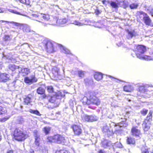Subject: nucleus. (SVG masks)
<instances>
[{"instance_id": "4", "label": "nucleus", "mask_w": 153, "mask_h": 153, "mask_svg": "<svg viewBox=\"0 0 153 153\" xmlns=\"http://www.w3.org/2000/svg\"><path fill=\"white\" fill-rule=\"evenodd\" d=\"M138 14L140 19H142L143 22L146 25H151L152 20L146 13L143 11H140Z\"/></svg>"}, {"instance_id": "24", "label": "nucleus", "mask_w": 153, "mask_h": 153, "mask_svg": "<svg viewBox=\"0 0 153 153\" xmlns=\"http://www.w3.org/2000/svg\"><path fill=\"white\" fill-rule=\"evenodd\" d=\"M147 86L146 85H143L139 86L138 90L139 91L142 93L145 92L146 90V88Z\"/></svg>"}, {"instance_id": "5", "label": "nucleus", "mask_w": 153, "mask_h": 153, "mask_svg": "<svg viewBox=\"0 0 153 153\" xmlns=\"http://www.w3.org/2000/svg\"><path fill=\"white\" fill-rule=\"evenodd\" d=\"M83 120L87 122H91L98 120V117L95 115H88L86 114H83L82 116Z\"/></svg>"}, {"instance_id": "45", "label": "nucleus", "mask_w": 153, "mask_h": 153, "mask_svg": "<svg viewBox=\"0 0 153 153\" xmlns=\"http://www.w3.org/2000/svg\"><path fill=\"white\" fill-rule=\"evenodd\" d=\"M84 81L86 85H89L92 82L91 79H90L88 78H85L84 79Z\"/></svg>"}, {"instance_id": "32", "label": "nucleus", "mask_w": 153, "mask_h": 153, "mask_svg": "<svg viewBox=\"0 0 153 153\" xmlns=\"http://www.w3.org/2000/svg\"><path fill=\"white\" fill-rule=\"evenodd\" d=\"M127 142L128 144H134L135 143L134 140L131 137H127Z\"/></svg>"}, {"instance_id": "18", "label": "nucleus", "mask_w": 153, "mask_h": 153, "mask_svg": "<svg viewBox=\"0 0 153 153\" xmlns=\"http://www.w3.org/2000/svg\"><path fill=\"white\" fill-rule=\"evenodd\" d=\"M152 112L151 111H149L145 119L143 122H149L151 123L152 119Z\"/></svg>"}, {"instance_id": "43", "label": "nucleus", "mask_w": 153, "mask_h": 153, "mask_svg": "<svg viewBox=\"0 0 153 153\" xmlns=\"http://www.w3.org/2000/svg\"><path fill=\"white\" fill-rule=\"evenodd\" d=\"M30 112L32 113L36 114L37 115L40 116V115L39 112L37 110H30Z\"/></svg>"}, {"instance_id": "29", "label": "nucleus", "mask_w": 153, "mask_h": 153, "mask_svg": "<svg viewBox=\"0 0 153 153\" xmlns=\"http://www.w3.org/2000/svg\"><path fill=\"white\" fill-rule=\"evenodd\" d=\"M57 99H59L63 97L62 93L60 91H58L56 93H53Z\"/></svg>"}, {"instance_id": "41", "label": "nucleus", "mask_w": 153, "mask_h": 153, "mask_svg": "<svg viewBox=\"0 0 153 153\" xmlns=\"http://www.w3.org/2000/svg\"><path fill=\"white\" fill-rule=\"evenodd\" d=\"M11 39L10 36L8 35H5L3 37V39L4 41H10Z\"/></svg>"}, {"instance_id": "14", "label": "nucleus", "mask_w": 153, "mask_h": 153, "mask_svg": "<svg viewBox=\"0 0 153 153\" xmlns=\"http://www.w3.org/2000/svg\"><path fill=\"white\" fill-rule=\"evenodd\" d=\"M131 132L133 135L136 137H139L140 135V131L136 127H133L132 128Z\"/></svg>"}, {"instance_id": "20", "label": "nucleus", "mask_w": 153, "mask_h": 153, "mask_svg": "<svg viewBox=\"0 0 153 153\" xmlns=\"http://www.w3.org/2000/svg\"><path fill=\"white\" fill-rule=\"evenodd\" d=\"M21 27L24 32H28L30 31V27L27 25L22 24L21 26Z\"/></svg>"}, {"instance_id": "39", "label": "nucleus", "mask_w": 153, "mask_h": 153, "mask_svg": "<svg viewBox=\"0 0 153 153\" xmlns=\"http://www.w3.org/2000/svg\"><path fill=\"white\" fill-rule=\"evenodd\" d=\"M2 57L3 59H8L11 60L12 59V57L10 55H6V54L4 53H3L2 54Z\"/></svg>"}, {"instance_id": "47", "label": "nucleus", "mask_w": 153, "mask_h": 153, "mask_svg": "<svg viewBox=\"0 0 153 153\" xmlns=\"http://www.w3.org/2000/svg\"><path fill=\"white\" fill-rule=\"evenodd\" d=\"M48 91L50 93L53 92V88L51 86H48L47 88Z\"/></svg>"}, {"instance_id": "21", "label": "nucleus", "mask_w": 153, "mask_h": 153, "mask_svg": "<svg viewBox=\"0 0 153 153\" xmlns=\"http://www.w3.org/2000/svg\"><path fill=\"white\" fill-rule=\"evenodd\" d=\"M133 86L128 85L124 86L123 89L124 91L126 92H130L134 90Z\"/></svg>"}, {"instance_id": "25", "label": "nucleus", "mask_w": 153, "mask_h": 153, "mask_svg": "<svg viewBox=\"0 0 153 153\" xmlns=\"http://www.w3.org/2000/svg\"><path fill=\"white\" fill-rule=\"evenodd\" d=\"M82 102L84 105L90 104V99L88 100L86 97H84L82 100Z\"/></svg>"}, {"instance_id": "55", "label": "nucleus", "mask_w": 153, "mask_h": 153, "mask_svg": "<svg viewBox=\"0 0 153 153\" xmlns=\"http://www.w3.org/2000/svg\"><path fill=\"white\" fill-rule=\"evenodd\" d=\"M95 13L97 15H98L101 13V12L98 9H96L95 11Z\"/></svg>"}, {"instance_id": "10", "label": "nucleus", "mask_w": 153, "mask_h": 153, "mask_svg": "<svg viewBox=\"0 0 153 153\" xmlns=\"http://www.w3.org/2000/svg\"><path fill=\"white\" fill-rule=\"evenodd\" d=\"M100 100L97 97L93 96L90 98V104L97 106L100 105Z\"/></svg>"}, {"instance_id": "50", "label": "nucleus", "mask_w": 153, "mask_h": 153, "mask_svg": "<svg viewBox=\"0 0 153 153\" xmlns=\"http://www.w3.org/2000/svg\"><path fill=\"white\" fill-rule=\"evenodd\" d=\"M115 146L117 147L122 148L123 147L122 144L120 143L117 142L115 143Z\"/></svg>"}, {"instance_id": "44", "label": "nucleus", "mask_w": 153, "mask_h": 153, "mask_svg": "<svg viewBox=\"0 0 153 153\" xmlns=\"http://www.w3.org/2000/svg\"><path fill=\"white\" fill-rule=\"evenodd\" d=\"M35 144L37 146H38L39 144V141L40 140V138L39 137H35Z\"/></svg>"}, {"instance_id": "48", "label": "nucleus", "mask_w": 153, "mask_h": 153, "mask_svg": "<svg viewBox=\"0 0 153 153\" xmlns=\"http://www.w3.org/2000/svg\"><path fill=\"white\" fill-rule=\"evenodd\" d=\"M69 104L70 107L72 108L74 106V104H76V102L74 100H71L69 101Z\"/></svg>"}, {"instance_id": "12", "label": "nucleus", "mask_w": 153, "mask_h": 153, "mask_svg": "<svg viewBox=\"0 0 153 153\" xmlns=\"http://www.w3.org/2000/svg\"><path fill=\"white\" fill-rule=\"evenodd\" d=\"M18 71L19 73H21L23 76H26L30 73V69L27 68H22L19 67Z\"/></svg>"}, {"instance_id": "52", "label": "nucleus", "mask_w": 153, "mask_h": 153, "mask_svg": "<svg viewBox=\"0 0 153 153\" xmlns=\"http://www.w3.org/2000/svg\"><path fill=\"white\" fill-rule=\"evenodd\" d=\"M10 117V116L6 117L1 119L0 120L1 122H4L7 120Z\"/></svg>"}, {"instance_id": "42", "label": "nucleus", "mask_w": 153, "mask_h": 153, "mask_svg": "<svg viewBox=\"0 0 153 153\" xmlns=\"http://www.w3.org/2000/svg\"><path fill=\"white\" fill-rule=\"evenodd\" d=\"M138 6V4H137L132 3L129 5V7L131 9H136Z\"/></svg>"}, {"instance_id": "40", "label": "nucleus", "mask_w": 153, "mask_h": 153, "mask_svg": "<svg viewBox=\"0 0 153 153\" xmlns=\"http://www.w3.org/2000/svg\"><path fill=\"white\" fill-rule=\"evenodd\" d=\"M6 112L5 108L0 106V114H4Z\"/></svg>"}, {"instance_id": "36", "label": "nucleus", "mask_w": 153, "mask_h": 153, "mask_svg": "<svg viewBox=\"0 0 153 153\" xmlns=\"http://www.w3.org/2000/svg\"><path fill=\"white\" fill-rule=\"evenodd\" d=\"M115 133H121L122 131L121 127L119 126H116L115 127Z\"/></svg>"}, {"instance_id": "9", "label": "nucleus", "mask_w": 153, "mask_h": 153, "mask_svg": "<svg viewBox=\"0 0 153 153\" xmlns=\"http://www.w3.org/2000/svg\"><path fill=\"white\" fill-rule=\"evenodd\" d=\"M55 143H64L65 141V137L62 136L57 134L54 135Z\"/></svg>"}, {"instance_id": "53", "label": "nucleus", "mask_w": 153, "mask_h": 153, "mask_svg": "<svg viewBox=\"0 0 153 153\" xmlns=\"http://www.w3.org/2000/svg\"><path fill=\"white\" fill-rule=\"evenodd\" d=\"M38 132L37 130H35L33 131L34 136L35 137H39V136L38 134Z\"/></svg>"}, {"instance_id": "7", "label": "nucleus", "mask_w": 153, "mask_h": 153, "mask_svg": "<svg viewBox=\"0 0 153 153\" xmlns=\"http://www.w3.org/2000/svg\"><path fill=\"white\" fill-rule=\"evenodd\" d=\"M126 31V38L128 39H130L133 37H135L136 36H138L137 32L134 30H129L127 29Z\"/></svg>"}, {"instance_id": "1", "label": "nucleus", "mask_w": 153, "mask_h": 153, "mask_svg": "<svg viewBox=\"0 0 153 153\" xmlns=\"http://www.w3.org/2000/svg\"><path fill=\"white\" fill-rule=\"evenodd\" d=\"M42 45L47 52L51 53L55 51V46L56 44L47 39H44L42 42Z\"/></svg>"}, {"instance_id": "62", "label": "nucleus", "mask_w": 153, "mask_h": 153, "mask_svg": "<svg viewBox=\"0 0 153 153\" xmlns=\"http://www.w3.org/2000/svg\"><path fill=\"white\" fill-rule=\"evenodd\" d=\"M4 10L3 9L0 7V13H3L4 12Z\"/></svg>"}, {"instance_id": "33", "label": "nucleus", "mask_w": 153, "mask_h": 153, "mask_svg": "<svg viewBox=\"0 0 153 153\" xmlns=\"http://www.w3.org/2000/svg\"><path fill=\"white\" fill-rule=\"evenodd\" d=\"M71 23L78 26H82L84 25L83 23L80 22L77 20L72 21L71 22Z\"/></svg>"}, {"instance_id": "30", "label": "nucleus", "mask_w": 153, "mask_h": 153, "mask_svg": "<svg viewBox=\"0 0 153 153\" xmlns=\"http://www.w3.org/2000/svg\"><path fill=\"white\" fill-rule=\"evenodd\" d=\"M140 59H142L147 61L153 60V58L151 56H149L144 55H143L142 56V57Z\"/></svg>"}, {"instance_id": "6", "label": "nucleus", "mask_w": 153, "mask_h": 153, "mask_svg": "<svg viewBox=\"0 0 153 153\" xmlns=\"http://www.w3.org/2000/svg\"><path fill=\"white\" fill-rule=\"evenodd\" d=\"M38 79L35 77V74L31 75L29 77H26L25 78L24 81L25 83L31 84L34 82H36Z\"/></svg>"}, {"instance_id": "13", "label": "nucleus", "mask_w": 153, "mask_h": 153, "mask_svg": "<svg viewBox=\"0 0 153 153\" xmlns=\"http://www.w3.org/2000/svg\"><path fill=\"white\" fill-rule=\"evenodd\" d=\"M9 76L6 73L0 74V81L6 82L9 79Z\"/></svg>"}, {"instance_id": "54", "label": "nucleus", "mask_w": 153, "mask_h": 153, "mask_svg": "<svg viewBox=\"0 0 153 153\" xmlns=\"http://www.w3.org/2000/svg\"><path fill=\"white\" fill-rule=\"evenodd\" d=\"M9 11L10 12H11V13H16V14H19V13L17 12L15 10H13L10 9L9 10Z\"/></svg>"}, {"instance_id": "61", "label": "nucleus", "mask_w": 153, "mask_h": 153, "mask_svg": "<svg viewBox=\"0 0 153 153\" xmlns=\"http://www.w3.org/2000/svg\"><path fill=\"white\" fill-rule=\"evenodd\" d=\"M48 96H47L46 95H45V94H44L42 96V97L43 98H47V97H48Z\"/></svg>"}, {"instance_id": "56", "label": "nucleus", "mask_w": 153, "mask_h": 153, "mask_svg": "<svg viewBox=\"0 0 153 153\" xmlns=\"http://www.w3.org/2000/svg\"><path fill=\"white\" fill-rule=\"evenodd\" d=\"M6 153H14V151L12 149L8 150Z\"/></svg>"}, {"instance_id": "26", "label": "nucleus", "mask_w": 153, "mask_h": 153, "mask_svg": "<svg viewBox=\"0 0 153 153\" xmlns=\"http://www.w3.org/2000/svg\"><path fill=\"white\" fill-rule=\"evenodd\" d=\"M53 96H49L47 97V99L49 100V101L52 103H54L56 101V98L54 94H53Z\"/></svg>"}, {"instance_id": "19", "label": "nucleus", "mask_w": 153, "mask_h": 153, "mask_svg": "<svg viewBox=\"0 0 153 153\" xmlns=\"http://www.w3.org/2000/svg\"><path fill=\"white\" fill-rule=\"evenodd\" d=\"M94 77L95 79L99 81L102 78V75L100 73L97 72L94 74Z\"/></svg>"}, {"instance_id": "16", "label": "nucleus", "mask_w": 153, "mask_h": 153, "mask_svg": "<svg viewBox=\"0 0 153 153\" xmlns=\"http://www.w3.org/2000/svg\"><path fill=\"white\" fill-rule=\"evenodd\" d=\"M151 125V123L149 122H143L142 124L143 128L144 131H147L150 128Z\"/></svg>"}, {"instance_id": "23", "label": "nucleus", "mask_w": 153, "mask_h": 153, "mask_svg": "<svg viewBox=\"0 0 153 153\" xmlns=\"http://www.w3.org/2000/svg\"><path fill=\"white\" fill-rule=\"evenodd\" d=\"M39 15L38 13H33L31 15V16L29 17L30 19H31L35 20L38 21L39 22H41L40 21L37 20V18L39 17Z\"/></svg>"}, {"instance_id": "59", "label": "nucleus", "mask_w": 153, "mask_h": 153, "mask_svg": "<svg viewBox=\"0 0 153 153\" xmlns=\"http://www.w3.org/2000/svg\"><path fill=\"white\" fill-rule=\"evenodd\" d=\"M99 153H106L103 150L101 149L99 150Z\"/></svg>"}, {"instance_id": "51", "label": "nucleus", "mask_w": 153, "mask_h": 153, "mask_svg": "<svg viewBox=\"0 0 153 153\" xmlns=\"http://www.w3.org/2000/svg\"><path fill=\"white\" fill-rule=\"evenodd\" d=\"M110 4L114 8H117L118 7V5L116 3L113 1H111Z\"/></svg>"}, {"instance_id": "38", "label": "nucleus", "mask_w": 153, "mask_h": 153, "mask_svg": "<svg viewBox=\"0 0 153 153\" xmlns=\"http://www.w3.org/2000/svg\"><path fill=\"white\" fill-rule=\"evenodd\" d=\"M148 13L153 16V8L152 7H150L147 9Z\"/></svg>"}, {"instance_id": "22", "label": "nucleus", "mask_w": 153, "mask_h": 153, "mask_svg": "<svg viewBox=\"0 0 153 153\" xmlns=\"http://www.w3.org/2000/svg\"><path fill=\"white\" fill-rule=\"evenodd\" d=\"M9 69L13 71L18 69L19 70V67L13 64H10L8 66Z\"/></svg>"}, {"instance_id": "57", "label": "nucleus", "mask_w": 153, "mask_h": 153, "mask_svg": "<svg viewBox=\"0 0 153 153\" xmlns=\"http://www.w3.org/2000/svg\"><path fill=\"white\" fill-rule=\"evenodd\" d=\"M25 4L27 5H30V0H25Z\"/></svg>"}, {"instance_id": "2", "label": "nucleus", "mask_w": 153, "mask_h": 153, "mask_svg": "<svg viewBox=\"0 0 153 153\" xmlns=\"http://www.w3.org/2000/svg\"><path fill=\"white\" fill-rule=\"evenodd\" d=\"M14 139L18 141L23 140L26 139L28 135L24 133L19 128H16L15 130L14 134Z\"/></svg>"}, {"instance_id": "15", "label": "nucleus", "mask_w": 153, "mask_h": 153, "mask_svg": "<svg viewBox=\"0 0 153 153\" xmlns=\"http://www.w3.org/2000/svg\"><path fill=\"white\" fill-rule=\"evenodd\" d=\"M68 21V19L66 18L58 19L56 23L57 25L63 26Z\"/></svg>"}, {"instance_id": "27", "label": "nucleus", "mask_w": 153, "mask_h": 153, "mask_svg": "<svg viewBox=\"0 0 153 153\" xmlns=\"http://www.w3.org/2000/svg\"><path fill=\"white\" fill-rule=\"evenodd\" d=\"M31 102V95H29L28 96L26 97L24 99V102L26 104L28 105V104L30 103Z\"/></svg>"}, {"instance_id": "37", "label": "nucleus", "mask_w": 153, "mask_h": 153, "mask_svg": "<svg viewBox=\"0 0 153 153\" xmlns=\"http://www.w3.org/2000/svg\"><path fill=\"white\" fill-rule=\"evenodd\" d=\"M51 130L50 128L48 127H45L43 129V131L45 134H48Z\"/></svg>"}, {"instance_id": "60", "label": "nucleus", "mask_w": 153, "mask_h": 153, "mask_svg": "<svg viewBox=\"0 0 153 153\" xmlns=\"http://www.w3.org/2000/svg\"><path fill=\"white\" fill-rule=\"evenodd\" d=\"M20 2L23 4H25V0H19Z\"/></svg>"}, {"instance_id": "58", "label": "nucleus", "mask_w": 153, "mask_h": 153, "mask_svg": "<svg viewBox=\"0 0 153 153\" xmlns=\"http://www.w3.org/2000/svg\"><path fill=\"white\" fill-rule=\"evenodd\" d=\"M142 153H149V152L148 149H145L143 151Z\"/></svg>"}, {"instance_id": "63", "label": "nucleus", "mask_w": 153, "mask_h": 153, "mask_svg": "<svg viewBox=\"0 0 153 153\" xmlns=\"http://www.w3.org/2000/svg\"><path fill=\"white\" fill-rule=\"evenodd\" d=\"M42 25L44 26H47V25H48V24H47L45 23H44V22H42Z\"/></svg>"}, {"instance_id": "34", "label": "nucleus", "mask_w": 153, "mask_h": 153, "mask_svg": "<svg viewBox=\"0 0 153 153\" xmlns=\"http://www.w3.org/2000/svg\"><path fill=\"white\" fill-rule=\"evenodd\" d=\"M46 141L50 143H55L54 136L53 137H48L46 140Z\"/></svg>"}, {"instance_id": "8", "label": "nucleus", "mask_w": 153, "mask_h": 153, "mask_svg": "<svg viewBox=\"0 0 153 153\" xmlns=\"http://www.w3.org/2000/svg\"><path fill=\"white\" fill-rule=\"evenodd\" d=\"M71 127L75 134L79 135L82 134V130L80 126L76 125H74Z\"/></svg>"}, {"instance_id": "64", "label": "nucleus", "mask_w": 153, "mask_h": 153, "mask_svg": "<svg viewBox=\"0 0 153 153\" xmlns=\"http://www.w3.org/2000/svg\"><path fill=\"white\" fill-rule=\"evenodd\" d=\"M30 153H34V151L32 150H31L30 151Z\"/></svg>"}, {"instance_id": "35", "label": "nucleus", "mask_w": 153, "mask_h": 153, "mask_svg": "<svg viewBox=\"0 0 153 153\" xmlns=\"http://www.w3.org/2000/svg\"><path fill=\"white\" fill-rule=\"evenodd\" d=\"M45 92V90L42 87H39L37 90V92L39 94H43Z\"/></svg>"}, {"instance_id": "28", "label": "nucleus", "mask_w": 153, "mask_h": 153, "mask_svg": "<svg viewBox=\"0 0 153 153\" xmlns=\"http://www.w3.org/2000/svg\"><path fill=\"white\" fill-rule=\"evenodd\" d=\"M85 73V71L80 70H79L78 71V76L80 78H82L84 77Z\"/></svg>"}, {"instance_id": "49", "label": "nucleus", "mask_w": 153, "mask_h": 153, "mask_svg": "<svg viewBox=\"0 0 153 153\" xmlns=\"http://www.w3.org/2000/svg\"><path fill=\"white\" fill-rule=\"evenodd\" d=\"M42 18L46 20H48L50 19L49 16L48 14H43L42 15Z\"/></svg>"}, {"instance_id": "31", "label": "nucleus", "mask_w": 153, "mask_h": 153, "mask_svg": "<svg viewBox=\"0 0 153 153\" xmlns=\"http://www.w3.org/2000/svg\"><path fill=\"white\" fill-rule=\"evenodd\" d=\"M60 49H62V52L66 54H68L70 53V51L68 49L64 48L62 45H59Z\"/></svg>"}, {"instance_id": "46", "label": "nucleus", "mask_w": 153, "mask_h": 153, "mask_svg": "<svg viewBox=\"0 0 153 153\" xmlns=\"http://www.w3.org/2000/svg\"><path fill=\"white\" fill-rule=\"evenodd\" d=\"M148 110L145 108H143L140 111L141 114L143 115H145L147 113Z\"/></svg>"}, {"instance_id": "3", "label": "nucleus", "mask_w": 153, "mask_h": 153, "mask_svg": "<svg viewBox=\"0 0 153 153\" xmlns=\"http://www.w3.org/2000/svg\"><path fill=\"white\" fill-rule=\"evenodd\" d=\"M136 55L137 57L139 59H141L143 54L146 51V47L142 45H138L136 46L135 49Z\"/></svg>"}, {"instance_id": "17", "label": "nucleus", "mask_w": 153, "mask_h": 153, "mask_svg": "<svg viewBox=\"0 0 153 153\" xmlns=\"http://www.w3.org/2000/svg\"><path fill=\"white\" fill-rule=\"evenodd\" d=\"M59 69L56 67H54L52 69L53 74L55 77L58 78L59 75Z\"/></svg>"}, {"instance_id": "11", "label": "nucleus", "mask_w": 153, "mask_h": 153, "mask_svg": "<svg viewBox=\"0 0 153 153\" xmlns=\"http://www.w3.org/2000/svg\"><path fill=\"white\" fill-rule=\"evenodd\" d=\"M102 146L105 148H110L112 147L113 148V146L112 145L111 142L106 140H105L102 142Z\"/></svg>"}]
</instances>
